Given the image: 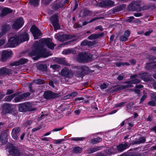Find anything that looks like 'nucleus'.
<instances>
[{"instance_id":"nucleus-1","label":"nucleus","mask_w":156,"mask_h":156,"mask_svg":"<svg viewBox=\"0 0 156 156\" xmlns=\"http://www.w3.org/2000/svg\"><path fill=\"white\" fill-rule=\"evenodd\" d=\"M20 43V39L19 37L16 35L12 34L8 40L6 47H14Z\"/></svg>"},{"instance_id":"nucleus-2","label":"nucleus","mask_w":156,"mask_h":156,"mask_svg":"<svg viewBox=\"0 0 156 156\" xmlns=\"http://www.w3.org/2000/svg\"><path fill=\"white\" fill-rule=\"evenodd\" d=\"M92 55L88 53H81L77 57V60L80 62L90 61L92 58Z\"/></svg>"},{"instance_id":"nucleus-3","label":"nucleus","mask_w":156,"mask_h":156,"mask_svg":"<svg viewBox=\"0 0 156 156\" xmlns=\"http://www.w3.org/2000/svg\"><path fill=\"white\" fill-rule=\"evenodd\" d=\"M19 109L20 112H24L27 111H34L35 110L34 108H32L31 104L27 103L20 105L19 106Z\"/></svg>"},{"instance_id":"nucleus-4","label":"nucleus","mask_w":156,"mask_h":156,"mask_svg":"<svg viewBox=\"0 0 156 156\" xmlns=\"http://www.w3.org/2000/svg\"><path fill=\"white\" fill-rule=\"evenodd\" d=\"M24 23V22L23 18L22 17H20L14 22L12 25V28L15 30L18 29L23 26Z\"/></svg>"},{"instance_id":"nucleus-5","label":"nucleus","mask_w":156,"mask_h":156,"mask_svg":"<svg viewBox=\"0 0 156 156\" xmlns=\"http://www.w3.org/2000/svg\"><path fill=\"white\" fill-rule=\"evenodd\" d=\"M30 31L35 39H38L39 37L41 34L40 30L35 26H33L31 27Z\"/></svg>"},{"instance_id":"nucleus-6","label":"nucleus","mask_w":156,"mask_h":156,"mask_svg":"<svg viewBox=\"0 0 156 156\" xmlns=\"http://www.w3.org/2000/svg\"><path fill=\"white\" fill-rule=\"evenodd\" d=\"M61 74L65 78L71 76L73 74V73L67 68H65L62 70Z\"/></svg>"},{"instance_id":"nucleus-7","label":"nucleus","mask_w":156,"mask_h":156,"mask_svg":"<svg viewBox=\"0 0 156 156\" xmlns=\"http://www.w3.org/2000/svg\"><path fill=\"white\" fill-rule=\"evenodd\" d=\"M42 44H44L47 47L51 49L53 48L54 44L52 42V40L51 39H42L41 40Z\"/></svg>"},{"instance_id":"nucleus-8","label":"nucleus","mask_w":156,"mask_h":156,"mask_svg":"<svg viewBox=\"0 0 156 156\" xmlns=\"http://www.w3.org/2000/svg\"><path fill=\"white\" fill-rule=\"evenodd\" d=\"M52 25L55 30L59 29L60 26L58 23L57 16L56 15L51 17V19Z\"/></svg>"},{"instance_id":"nucleus-9","label":"nucleus","mask_w":156,"mask_h":156,"mask_svg":"<svg viewBox=\"0 0 156 156\" xmlns=\"http://www.w3.org/2000/svg\"><path fill=\"white\" fill-rule=\"evenodd\" d=\"M12 55V52L11 51H3L2 54L1 60L3 62L5 61L8 58L11 57Z\"/></svg>"},{"instance_id":"nucleus-10","label":"nucleus","mask_w":156,"mask_h":156,"mask_svg":"<svg viewBox=\"0 0 156 156\" xmlns=\"http://www.w3.org/2000/svg\"><path fill=\"white\" fill-rule=\"evenodd\" d=\"M58 94L57 93H55L50 91H46L44 94V97L48 99L51 98H55L58 96Z\"/></svg>"},{"instance_id":"nucleus-11","label":"nucleus","mask_w":156,"mask_h":156,"mask_svg":"<svg viewBox=\"0 0 156 156\" xmlns=\"http://www.w3.org/2000/svg\"><path fill=\"white\" fill-rule=\"evenodd\" d=\"M7 150H8L10 154H12L14 156H20V153L19 151L16 147H12V148L11 150H9V147L6 148Z\"/></svg>"},{"instance_id":"nucleus-12","label":"nucleus","mask_w":156,"mask_h":156,"mask_svg":"<svg viewBox=\"0 0 156 156\" xmlns=\"http://www.w3.org/2000/svg\"><path fill=\"white\" fill-rule=\"evenodd\" d=\"M31 56L33 57L34 58V56H35L36 59L40 57H44V56L43 54L41 53V51L38 50H36L35 51H33L31 53Z\"/></svg>"},{"instance_id":"nucleus-13","label":"nucleus","mask_w":156,"mask_h":156,"mask_svg":"<svg viewBox=\"0 0 156 156\" xmlns=\"http://www.w3.org/2000/svg\"><path fill=\"white\" fill-rule=\"evenodd\" d=\"M55 37L58 40L62 41H63L68 39V36L66 34H63L62 35L57 34L55 36Z\"/></svg>"},{"instance_id":"nucleus-14","label":"nucleus","mask_w":156,"mask_h":156,"mask_svg":"<svg viewBox=\"0 0 156 156\" xmlns=\"http://www.w3.org/2000/svg\"><path fill=\"white\" fill-rule=\"evenodd\" d=\"M10 27L8 25L2 27L1 32H0V38L4 35L9 29Z\"/></svg>"},{"instance_id":"nucleus-15","label":"nucleus","mask_w":156,"mask_h":156,"mask_svg":"<svg viewBox=\"0 0 156 156\" xmlns=\"http://www.w3.org/2000/svg\"><path fill=\"white\" fill-rule=\"evenodd\" d=\"M30 95L29 93H24L23 94L20 95L16 97L14 99L15 102H18L22 100L24 98L27 97Z\"/></svg>"},{"instance_id":"nucleus-16","label":"nucleus","mask_w":156,"mask_h":156,"mask_svg":"<svg viewBox=\"0 0 156 156\" xmlns=\"http://www.w3.org/2000/svg\"><path fill=\"white\" fill-rule=\"evenodd\" d=\"M130 144L127 143L120 144L117 146V149L118 151H122L126 148H128Z\"/></svg>"},{"instance_id":"nucleus-17","label":"nucleus","mask_w":156,"mask_h":156,"mask_svg":"<svg viewBox=\"0 0 156 156\" xmlns=\"http://www.w3.org/2000/svg\"><path fill=\"white\" fill-rule=\"evenodd\" d=\"M7 135L6 133L4 132L0 135V140L3 144L6 143L7 141Z\"/></svg>"},{"instance_id":"nucleus-18","label":"nucleus","mask_w":156,"mask_h":156,"mask_svg":"<svg viewBox=\"0 0 156 156\" xmlns=\"http://www.w3.org/2000/svg\"><path fill=\"white\" fill-rule=\"evenodd\" d=\"M94 43L95 42L94 41L91 42L87 41H85L81 43V45L82 46L87 45L90 46L94 45Z\"/></svg>"},{"instance_id":"nucleus-19","label":"nucleus","mask_w":156,"mask_h":156,"mask_svg":"<svg viewBox=\"0 0 156 156\" xmlns=\"http://www.w3.org/2000/svg\"><path fill=\"white\" fill-rule=\"evenodd\" d=\"M12 105L6 104L4 105H3V110L6 112H9L11 109Z\"/></svg>"},{"instance_id":"nucleus-20","label":"nucleus","mask_w":156,"mask_h":156,"mask_svg":"<svg viewBox=\"0 0 156 156\" xmlns=\"http://www.w3.org/2000/svg\"><path fill=\"white\" fill-rule=\"evenodd\" d=\"M12 105L6 104L4 105H3V110L6 112H9L11 109Z\"/></svg>"},{"instance_id":"nucleus-21","label":"nucleus","mask_w":156,"mask_h":156,"mask_svg":"<svg viewBox=\"0 0 156 156\" xmlns=\"http://www.w3.org/2000/svg\"><path fill=\"white\" fill-rule=\"evenodd\" d=\"M11 10L8 8H4L2 10V16H3L6 14L12 12Z\"/></svg>"},{"instance_id":"nucleus-22","label":"nucleus","mask_w":156,"mask_h":156,"mask_svg":"<svg viewBox=\"0 0 156 156\" xmlns=\"http://www.w3.org/2000/svg\"><path fill=\"white\" fill-rule=\"evenodd\" d=\"M100 36L99 34H93L89 36L88 38L89 40L95 39L98 38Z\"/></svg>"},{"instance_id":"nucleus-23","label":"nucleus","mask_w":156,"mask_h":156,"mask_svg":"<svg viewBox=\"0 0 156 156\" xmlns=\"http://www.w3.org/2000/svg\"><path fill=\"white\" fill-rule=\"evenodd\" d=\"M8 69L6 68H3L0 69V76H2V75L7 74L9 72Z\"/></svg>"},{"instance_id":"nucleus-24","label":"nucleus","mask_w":156,"mask_h":156,"mask_svg":"<svg viewBox=\"0 0 156 156\" xmlns=\"http://www.w3.org/2000/svg\"><path fill=\"white\" fill-rule=\"evenodd\" d=\"M20 37L22 38L23 39H20V43L22 42L28 41L29 40L28 34L27 33L25 34L24 35H22Z\"/></svg>"},{"instance_id":"nucleus-25","label":"nucleus","mask_w":156,"mask_h":156,"mask_svg":"<svg viewBox=\"0 0 156 156\" xmlns=\"http://www.w3.org/2000/svg\"><path fill=\"white\" fill-rule=\"evenodd\" d=\"M27 61V59L26 58H21L20 61L16 62V65H18L24 64Z\"/></svg>"},{"instance_id":"nucleus-26","label":"nucleus","mask_w":156,"mask_h":156,"mask_svg":"<svg viewBox=\"0 0 156 156\" xmlns=\"http://www.w3.org/2000/svg\"><path fill=\"white\" fill-rule=\"evenodd\" d=\"M145 141V138L144 137H141L138 140H136L135 141L133 144H139L144 142Z\"/></svg>"},{"instance_id":"nucleus-27","label":"nucleus","mask_w":156,"mask_h":156,"mask_svg":"<svg viewBox=\"0 0 156 156\" xmlns=\"http://www.w3.org/2000/svg\"><path fill=\"white\" fill-rule=\"evenodd\" d=\"M30 2L31 5L36 6L38 5L39 0H30Z\"/></svg>"},{"instance_id":"nucleus-28","label":"nucleus","mask_w":156,"mask_h":156,"mask_svg":"<svg viewBox=\"0 0 156 156\" xmlns=\"http://www.w3.org/2000/svg\"><path fill=\"white\" fill-rule=\"evenodd\" d=\"M82 150V149L79 147H74L73 149V151L76 153H80Z\"/></svg>"},{"instance_id":"nucleus-29","label":"nucleus","mask_w":156,"mask_h":156,"mask_svg":"<svg viewBox=\"0 0 156 156\" xmlns=\"http://www.w3.org/2000/svg\"><path fill=\"white\" fill-rule=\"evenodd\" d=\"M101 138L100 137H97L91 140V142L93 144H95L101 141Z\"/></svg>"},{"instance_id":"nucleus-30","label":"nucleus","mask_w":156,"mask_h":156,"mask_svg":"<svg viewBox=\"0 0 156 156\" xmlns=\"http://www.w3.org/2000/svg\"><path fill=\"white\" fill-rule=\"evenodd\" d=\"M44 81L40 79H37L36 80H33V83L37 84H41L44 83Z\"/></svg>"},{"instance_id":"nucleus-31","label":"nucleus","mask_w":156,"mask_h":156,"mask_svg":"<svg viewBox=\"0 0 156 156\" xmlns=\"http://www.w3.org/2000/svg\"><path fill=\"white\" fill-rule=\"evenodd\" d=\"M64 141V139L54 140L53 141V142L54 144H60Z\"/></svg>"},{"instance_id":"nucleus-32","label":"nucleus","mask_w":156,"mask_h":156,"mask_svg":"<svg viewBox=\"0 0 156 156\" xmlns=\"http://www.w3.org/2000/svg\"><path fill=\"white\" fill-rule=\"evenodd\" d=\"M144 95L142 97V98H141L140 99V103H142L146 99V97H147V95L146 94V92L144 91Z\"/></svg>"},{"instance_id":"nucleus-33","label":"nucleus","mask_w":156,"mask_h":156,"mask_svg":"<svg viewBox=\"0 0 156 156\" xmlns=\"http://www.w3.org/2000/svg\"><path fill=\"white\" fill-rule=\"evenodd\" d=\"M152 97H153V96H152ZM152 99V98H151ZM152 101H150L148 102V105H149L151 106H154L155 105V101L154 100H152Z\"/></svg>"},{"instance_id":"nucleus-34","label":"nucleus","mask_w":156,"mask_h":156,"mask_svg":"<svg viewBox=\"0 0 156 156\" xmlns=\"http://www.w3.org/2000/svg\"><path fill=\"white\" fill-rule=\"evenodd\" d=\"M108 86V84L107 83H104L102 84L100 86V88L102 89L105 88Z\"/></svg>"},{"instance_id":"nucleus-35","label":"nucleus","mask_w":156,"mask_h":156,"mask_svg":"<svg viewBox=\"0 0 156 156\" xmlns=\"http://www.w3.org/2000/svg\"><path fill=\"white\" fill-rule=\"evenodd\" d=\"M50 67L52 68L53 69L56 70L59 68V66L57 65H51Z\"/></svg>"},{"instance_id":"nucleus-36","label":"nucleus","mask_w":156,"mask_h":156,"mask_svg":"<svg viewBox=\"0 0 156 156\" xmlns=\"http://www.w3.org/2000/svg\"><path fill=\"white\" fill-rule=\"evenodd\" d=\"M57 59V61L60 64L65 63V59L64 58H58Z\"/></svg>"},{"instance_id":"nucleus-37","label":"nucleus","mask_w":156,"mask_h":156,"mask_svg":"<svg viewBox=\"0 0 156 156\" xmlns=\"http://www.w3.org/2000/svg\"><path fill=\"white\" fill-rule=\"evenodd\" d=\"M15 96V94H13L10 96H8L6 97V100L7 101H10Z\"/></svg>"},{"instance_id":"nucleus-38","label":"nucleus","mask_w":156,"mask_h":156,"mask_svg":"<svg viewBox=\"0 0 156 156\" xmlns=\"http://www.w3.org/2000/svg\"><path fill=\"white\" fill-rule=\"evenodd\" d=\"M120 40L122 41H126L128 39V37L126 36H122L120 37Z\"/></svg>"},{"instance_id":"nucleus-39","label":"nucleus","mask_w":156,"mask_h":156,"mask_svg":"<svg viewBox=\"0 0 156 156\" xmlns=\"http://www.w3.org/2000/svg\"><path fill=\"white\" fill-rule=\"evenodd\" d=\"M17 134L15 133L14 132H12V136L14 139L16 140L18 138V136Z\"/></svg>"},{"instance_id":"nucleus-40","label":"nucleus","mask_w":156,"mask_h":156,"mask_svg":"<svg viewBox=\"0 0 156 156\" xmlns=\"http://www.w3.org/2000/svg\"><path fill=\"white\" fill-rule=\"evenodd\" d=\"M20 131V129L18 127L16 128H14L12 129V132H14L16 134H18Z\"/></svg>"},{"instance_id":"nucleus-41","label":"nucleus","mask_w":156,"mask_h":156,"mask_svg":"<svg viewBox=\"0 0 156 156\" xmlns=\"http://www.w3.org/2000/svg\"><path fill=\"white\" fill-rule=\"evenodd\" d=\"M72 50L70 49H67L63 51L62 53L64 54H67L72 52Z\"/></svg>"},{"instance_id":"nucleus-42","label":"nucleus","mask_w":156,"mask_h":156,"mask_svg":"<svg viewBox=\"0 0 156 156\" xmlns=\"http://www.w3.org/2000/svg\"><path fill=\"white\" fill-rule=\"evenodd\" d=\"M140 80L137 79H136L135 80H134L128 82L130 83H138L140 82Z\"/></svg>"},{"instance_id":"nucleus-43","label":"nucleus","mask_w":156,"mask_h":156,"mask_svg":"<svg viewBox=\"0 0 156 156\" xmlns=\"http://www.w3.org/2000/svg\"><path fill=\"white\" fill-rule=\"evenodd\" d=\"M125 103L124 102H121L115 105V107H121L124 105Z\"/></svg>"},{"instance_id":"nucleus-44","label":"nucleus","mask_w":156,"mask_h":156,"mask_svg":"<svg viewBox=\"0 0 156 156\" xmlns=\"http://www.w3.org/2000/svg\"><path fill=\"white\" fill-rule=\"evenodd\" d=\"M83 139L82 138L74 137L72 138L71 140L74 141H78L82 140Z\"/></svg>"},{"instance_id":"nucleus-45","label":"nucleus","mask_w":156,"mask_h":156,"mask_svg":"<svg viewBox=\"0 0 156 156\" xmlns=\"http://www.w3.org/2000/svg\"><path fill=\"white\" fill-rule=\"evenodd\" d=\"M108 5L112 6L113 5L114 3L111 1H108L107 2Z\"/></svg>"},{"instance_id":"nucleus-46","label":"nucleus","mask_w":156,"mask_h":156,"mask_svg":"<svg viewBox=\"0 0 156 156\" xmlns=\"http://www.w3.org/2000/svg\"><path fill=\"white\" fill-rule=\"evenodd\" d=\"M134 19V17L133 16H130L128 18L127 21L129 22H131Z\"/></svg>"},{"instance_id":"nucleus-47","label":"nucleus","mask_w":156,"mask_h":156,"mask_svg":"<svg viewBox=\"0 0 156 156\" xmlns=\"http://www.w3.org/2000/svg\"><path fill=\"white\" fill-rule=\"evenodd\" d=\"M77 93L76 92H74L70 94L69 97H74L77 95Z\"/></svg>"},{"instance_id":"nucleus-48","label":"nucleus","mask_w":156,"mask_h":156,"mask_svg":"<svg viewBox=\"0 0 156 156\" xmlns=\"http://www.w3.org/2000/svg\"><path fill=\"white\" fill-rule=\"evenodd\" d=\"M130 34V33L128 30H126L125 32V35L128 37Z\"/></svg>"},{"instance_id":"nucleus-49","label":"nucleus","mask_w":156,"mask_h":156,"mask_svg":"<svg viewBox=\"0 0 156 156\" xmlns=\"http://www.w3.org/2000/svg\"><path fill=\"white\" fill-rule=\"evenodd\" d=\"M63 127L58 128H55V129H54L52 130V131L53 132H57V131H60V130H62V129H63Z\"/></svg>"},{"instance_id":"nucleus-50","label":"nucleus","mask_w":156,"mask_h":156,"mask_svg":"<svg viewBox=\"0 0 156 156\" xmlns=\"http://www.w3.org/2000/svg\"><path fill=\"white\" fill-rule=\"evenodd\" d=\"M5 40L4 39H2L0 40V46L3 45L5 42Z\"/></svg>"},{"instance_id":"nucleus-51","label":"nucleus","mask_w":156,"mask_h":156,"mask_svg":"<svg viewBox=\"0 0 156 156\" xmlns=\"http://www.w3.org/2000/svg\"><path fill=\"white\" fill-rule=\"evenodd\" d=\"M13 93V91L12 90H7L6 94H12Z\"/></svg>"},{"instance_id":"nucleus-52","label":"nucleus","mask_w":156,"mask_h":156,"mask_svg":"<svg viewBox=\"0 0 156 156\" xmlns=\"http://www.w3.org/2000/svg\"><path fill=\"white\" fill-rule=\"evenodd\" d=\"M123 62H118L116 63V65L118 67L120 66H122Z\"/></svg>"},{"instance_id":"nucleus-53","label":"nucleus","mask_w":156,"mask_h":156,"mask_svg":"<svg viewBox=\"0 0 156 156\" xmlns=\"http://www.w3.org/2000/svg\"><path fill=\"white\" fill-rule=\"evenodd\" d=\"M142 15V14L140 13H136L134 14V16L136 17H140Z\"/></svg>"},{"instance_id":"nucleus-54","label":"nucleus","mask_w":156,"mask_h":156,"mask_svg":"<svg viewBox=\"0 0 156 156\" xmlns=\"http://www.w3.org/2000/svg\"><path fill=\"white\" fill-rule=\"evenodd\" d=\"M141 78L142 80H144V81H147L149 80L148 78V77H143L142 76Z\"/></svg>"},{"instance_id":"nucleus-55","label":"nucleus","mask_w":156,"mask_h":156,"mask_svg":"<svg viewBox=\"0 0 156 156\" xmlns=\"http://www.w3.org/2000/svg\"><path fill=\"white\" fill-rule=\"evenodd\" d=\"M80 112V110L79 109H77L75 111V113L77 115L79 114Z\"/></svg>"},{"instance_id":"nucleus-56","label":"nucleus","mask_w":156,"mask_h":156,"mask_svg":"<svg viewBox=\"0 0 156 156\" xmlns=\"http://www.w3.org/2000/svg\"><path fill=\"white\" fill-rule=\"evenodd\" d=\"M129 62L133 65L134 64L136 63L135 60L133 59L130 60Z\"/></svg>"},{"instance_id":"nucleus-57","label":"nucleus","mask_w":156,"mask_h":156,"mask_svg":"<svg viewBox=\"0 0 156 156\" xmlns=\"http://www.w3.org/2000/svg\"><path fill=\"white\" fill-rule=\"evenodd\" d=\"M49 85L53 87H54L53 83L52 81H50L49 83Z\"/></svg>"},{"instance_id":"nucleus-58","label":"nucleus","mask_w":156,"mask_h":156,"mask_svg":"<svg viewBox=\"0 0 156 156\" xmlns=\"http://www.w3.org/2000/svg\"><path fill=\"white\" fill-rule=\"evenodd\" d=\"M119 80H122L123 79V77L121 75H119L117 78Z\"/></svg>"},{"instance_id":"nucleus-59","label":"nucleus","mask_w":156,"mask_h":156,"mask_svg":"<svg viewBox=\"0 0 156 156\" xmlns=\"http://www.w3.org/2000/svg\"><path fill=\"white\" fill-rule=\"evenodd\" d=\"M25 134V133H23L22 135L20 137L21 140H23Z\"/></svg>"},{"instance_id":"nucleus-60","label":"nucleus","mask_w":156,"mask_h":156,"mask_svg":"<svg viewBox=\"0 0 156 156\" xmlns=\"http://www.w3.org/2000/svg\"><path fill=\"white\" fill-rule=\"evenodd\" d=\"M151 32V31H147L145 33V35L146 36H147L149 35Z\"/></svg>"},{"instance_id":"nucleus-61","label":"nucleus","mask_w":156,"mask_h":156,"mask_svg":"<svg viewBox=\"0 0 156 156\" xmlns=\"http://www.w3.org/2000/svg\"><path fill=\"white\" fill-rule=\"evenodd\" d=\"M40 129V128L39 127V128H35L32 129V131L33 132H34L37 130H38Z\"/></svg>"},{"instance_id":"nucleus-62","label":"nucleus","mask_w":156,"mask_h":156,"mask_svg":"<svg viewBox=\"0 0 156 156\" xmlns=\"http://www.w3.org/2000/svg\"><path fill=\"white\" fill-rule=\"evenodd\" d=\"M123 88H125L126 87H132V86L131 85H126L125 86H123Z\"/></svg>"},{"instance_id":"nucleus-63","label":"nucleus","mask_w":156,"mask_h":156,"mask_svg":"<svg viewBox=\"0 0 156 156\" xmlns=\"http://www.w3.org/2000/svg\"><path fill=\"white\" fill-rule=\"evenodd\" d=\"M152 99L156 101V95H153V97H152Z\"/></svg>"},{"instance_id":"nucleus-64","label":"nucleus","mask_w":156,"mask_h":156,"mask_svg":"<svg viewBox=\"0 0 156 156\" xmlns=\"http://www.w3.org/2000/svg\"><path fill=\"white\" fill-rule=\"evenodd\" d=\"M51 133V132H48L47 133H46L45 134H44V136H47L48 135H50Z\"/></svg>"}]
</instances>
